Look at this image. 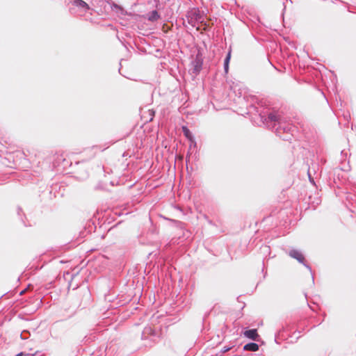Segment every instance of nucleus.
I'll list each match as a JSON object with an SVG mask.
<instances>
[{"instance_id": "f257e3e1", "label": "nucleus", "mask_w": 356, "mask_h": 356, "mask_svg": "<svg viewBox=\"0 0 356 356\" xmlns=\"http://www.w3.org/2000/svg\"><path fill=\"white\" fill-rule=\"evenodd\" d=\"M244 336L254 341L257 340L259 337V334L256 329H252L245 331Z\"/></svg>"}, {"instance_id": "f03ea898", "label": "nucleus", "mask_w": 356, "mask_h": 356, "mask_svg": "<svg viewBox=\"0 0 356 356\" xmlns=\"http://www.w3.org/2000/svg\"><path fill=\"white\" fill-rule=\"evenodd\" d=\"M289 255L291 257L297 259L300 262H302L305 259L304 256L302 254V253L296 250H291L289 252Z\"/></svg>"}, {"instance_id": "7ed1b4c3", "label": "nucleus", "mask_w": 356, "mask_h": 356, "mask_svg": "<svg viewBox=\"0 0 356 356\" xmlns=\"http://www.w3.org/2000/svg\"><path fill=\"white\" fill-rule=\"evenodd\" d=\"M61 330V327H60V325L59 323V322H56L54 325H53V327L51 330V337H58V332L59 331Z\"/></svg>"}, {"instance_id": "20e7f679", "label": "nucleus", "mask_w": 356, "mask_h": 356, "mask_svg": "<svg viewBox=\"0 0 356 356\" xmlns=\"http://www.w3.org/2000/svg\"><path fill=\"white\" fill-rule=\"evenodd\" d=\"M243 349L248 351H257L259 345L255 343H249L244 346Z\"/></svg>"}, {"instance_id": "39448f33", "label": "nucleus", "mask_w": 356, "mask_h": 356, "mask_svg": "<svg viewBox=\"0 0 356 356\" xmlns=\"http://www.w3.org/2000/svg\"><path fill=\"white\" fill-rule=\"evenodd\" d=\"M160 17L158 12L156 10H153L149 14L148 19L152 22L156 21Z\"/></svg>"}, {"instance_id": "423d86ee", "label": "nucleus", "mask_w": 356, "mask_h": 356, "mask_svg": "<svg viewBox=\"0 0 356 356\" xmlns=\"http://www.w3.org/2000/svg\"><path fill=\"white\" fill-rule=\"evenodd\" d=\"M74 4L77 7L85 8L86 9H89V6L83 0H74Z\"/></svg>"}, {"instance_id": "0eeeda50", "label": "nucleus", "mask_w": 356, "mask_h": 356, "mask_svg": "<svg viewBox=\"0 0 356 356\" xmlns=\"http://www.w3.org/2000/svg\"><path fill=\"white\" fill-rule=\"evenodd\" d=\"M182 131L184 134V136L189 139L190 140H193V136L190 131V130L185 126L182 127Z\"/></svg>"}, {"instance_id": "6e6552de", "label": "nucleus", "mask_w": 356, "mask_h": 356, "mask_svg": "<svg viewBox=\"0 0 356 356\" xmlns=\"http://www.w3.org/2000/svg\"><path fill=\"white\" fill-rule=\"evenodd\" d=\"M230 58H231V52L229 51L225 60V73H227L228 72V70H229V60H230Z\"/></svg>"}, {"instance_id": "1a4fd4ad", "label": "nucleus", "mask_w": 356, "mask_h": 356, "mask_svg": "<svg viewBox=\"0 0 356 356\" xmlns=\"http://www.w3.org/2000/svg\"><path fill=\"white\" fill-rule=\"evenodd\" d=\"M268 119L271 121L275 122L279 120V116L276 113H271L268 115Z\"/></svg>"}, {"instance_id": "9d476101", "label": "nucleus", "mask_w": 356, "mask_h": 356, "mask_svg": "<svg viewBox=\"0 0 356 356\" xmlns=\"http://www.w3.org/2000/svg\"><path fill=\"white\" fill-rule=\"evenodd\" d=\"M22 355H23V353H19L17 355H16L15 356H22Z\"/></svg>"}, {"instance_id": "9b49d317", "label": "nucleus", "mask_w": 356, "mask_h": 356, "mask_svg": "<svg viewBox=\"0 0 356 356\" xmlns=\"http://www.w3.org/2000/svg\"><path fill=\"white\" fill-rule=\"evenodd\" d=\"M227 350H228V349H227V348H225L224 352H227Z\"/></svg>"}, {"instance_id": "f8f14e48", "label": "nucleus", "mask_w": 356, "mask_h": 356, "mask_svg": "<svg viewBox=\"0 0 356 356\" xmlns=\"http://www.w3.org/2000/svg\"><path fill=\"white\" fill-rule=\"evenodd\" d=\"M227 350H228V349H227V348H225L224 352H227Z\"/></svg>"}]
</instances>
